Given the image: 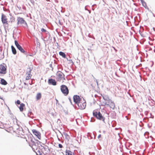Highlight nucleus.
<instances>
[{
    "instance_id": "f257e3e1",
    "label": "nucleus",
    "mask_w": 155,
    "mask_h": 155,
    "mask_svg": "<svg viewBox=\"0 0 155 155\" xmlns=\"http://www.w3.org/2000/svg\"><path fill=\"white\" fill-rule=\"evenodd\" d=\"M86 106V103L84 99L81 98L78 95V109L83 110L84 109Z\"/></svg>"
},
{
    "instance_id": "f03ea898",
    "label": "nucleus",
    "mask_w": 155,
    "mask_h": 155,
    "mask_svg": "<svg viewBox=\"0 0 155 155\" xmlns=\"http://www.w3.org/2000/svg\"><path fill=\"white\" fill-rule=\"evenodd\" d=\"M93 116L97 119L102 120L105 123V118L102 115L100 112H97L94 110L93 112Z\"/></svg>"
},
{
    "instance_id": "7ed1b4c3",
    "label": "nucleus",
    "mask_w": 155,
    "mask_h": 155,
    "mask_svg": "<svg viewBox=\"0 0 155 155\" xmlns=\"http://www.w3.org/2000/svg\"><path fill=\"white\" fill-rule=\"evenodd\" d=\"M15 44L17 48L19 50L21 53H23L26 56V57H28V55L27 53V50H25L23 48L18 44V41L17 40L15 41Z\"/></svg>"
},
{
    "instance_id": "20e7f679",
    "label": "nucleus",
    "mask_w": 155,
    "mask_h": 155,
    "mask_svg": "<svg viewBox=\"0 0 155 155\" xmlns=\"http://www.w3.org/2000/svg\"><path fill=\"white\" fill-rule=\"evenodd\" d=\"M31 137H30V140L31 142V145L32 146H35V147H39L40 148V147L38 146V145L41 144V142L34 137L31 134Z\"/></svg>"
},
{
    "instance_id": "39448f33",
    "label": "nucleus",
    "mask_w": 155,
    "mask_h": 155,
    "mask_svg": "<svg viewBox=\"0 0 155 155\" xmlns=\"http://www.w3.org/2000/svg\"><path fill=\"white\" fill-rule=\"evenodd\" d=\"M7 66L6 64L3 63L0 64V76H3L6 74L7 71Z\"/></svg>"
},
{
    "instance_id": "423d86ee",
    "label": "nucleus",
    "mask_w": 155,
    "mask_h": 155,
    "mask_svg": "<svg viewBox=\"0 0 155 155\" xmlns=\"http://www.w3.org/2000/svg\"><path fill=\"white\" fill-rule=\"evenodd\" d=\"M18 127L15 128L12 127H9L10 130H13L14 132H15L17 134L20 135V134L23 135V132L22 128L21 127H19V126H17Z\"/></svg>"
},
{
    "instance_id": "0eeeda50",
    "label": "nucleus",
    "mask_w": 155,
    "mask_h": 155,
    "mask_svg": "<svg viewBox=\"0 0 155 155\" xmlns=\"http://www.w3.org/2000/svg\"><path fill=\"white\" fill-rule=\"evenodd\" d=\"M60 89L62 93L64 96H67L69 94L68 87L65 85H62L60 87Z\"/></svg>"
},
{
    "instance_id": "6e6552de",
    "label": "nucleus",
    "mask_w": 155,
    "mask_h": 155,
    "mask_svg": "<svg viewBox=\"0 0 155 155\" xmlns=\"http://www.w3.org/2000/svg\"><path fill=\"white\" fill-rule=\"evenodd\" d=\"M17 24H22L24 25L25 26H28V25L26 21L24 20V18L20 17H18L17 18Z\"/></svg>"
},
{
    "instance_id": "1a4fd4ad",
    "label": "nucleus",
    "mask_w": 155,
    "mask_h": 155,
    "mask_svg": "<svg viewBox=\"0 0 155 155\" xmlns=\"http://www.w3.org/2000/svg\"><path fill=\"white\" fill-rule=\"evenodd\" d=\"M32 131L33 134L35 135L38 139L40 140L41 139V133L40 132L35 129H33Z\"/></svg>"
},
{
    "instance_id": "9d476101",
    "label": "nucleus",
    "mask_w": 155,
    "mask_h": 155,
    "mask_svg": "<svg viewBox=\"0 0 155 155\" xmlns=\"http://www.w3.org/2000/svg\"><path fill=\"white\" fill-rule=\"evenodd\" d=\"M7 19L6 18V16L4 14H2L1 17V21L2 23L3 24H8Z\"/></svg>"
},
{
    "instance_id": "9b49d317",
    "label": "nucleus",
    "mask_w": 155,
    "mask_h": 155,
    "mask_svg": "<svg viewBox=\"0 0 155 155\" xmlns=\"http://www.w3.org/2000/svg\"><path fill=\"white\" fill-rule=\"evenodd\" d=\"M48 83L49 84L55 86L57 84V82L54 79L50 78L48 80Z\"/></svg>"
},
{
    "instance_id": "f8f14e48",
    "label": "nucleus",
    "mask_w": 155,
    "mask_h": 155,
    "mask_svg": "<svg viewBox=\"0 0 155 155\" xmlns=\"http://www.w3.org/2000/svg\"><path fill=\"white\" fill-rule=\"evenodd\" d=\"M103 99L104 100V102H108V103H110V101H111V100L109 98V96L107 95H101Z\"/></svg>"
},
{
    "instance_id": "ddd939ff",
    "label": "nucleus",
    "mask_w": 155,
    "mask_h": 155,
    "mask_svg": "<svg viewBox=\"0 0 155 155\" xmlns=\"http://www.w3.org/2000/svg\"><path fill=\"white\" fill-rule=\"evenodd\" d=\"M1 79L0 83L2 85H6L8 83L5 80L4 78H0Z\"/></svg>"
},
{
    "instance_id": "4468645a",
    "label": "nucleus",
    "mask_w": 155,
    "mask_h": 155,
    "mask_svg": "<svg viewBox=\"0 0 155 155\" xmlns=\"http://www.w3.org/2000/svg\"><path fill=\"white\" fill-rule=\"evenodd\" d=\"M25 107V104L24 103H21L20 104V105L19 107V108L21 112H22L23 111Z\"/></svg>"
},
{
    "instance_id": "2eb2a0df",
    "label": "nucleus",
    "mask_w": 155,
    "mask_h": 155,
    "mask_svg": "<svg viewBox=\"0 0 155 155\" xmlns=\"http://www.w3.org/2000/svg\"><path fill=\"white\" fill-rule=\"evenodd\" d=\"M73 100L75 104L78 105V95H75L73 96Z\"/></svg>"
},
{
    "instance_id": "dca6fc26",
    "label": "nucleus",
    "mask_w": 155,
    "mask_h": 155,
    "mask_svg": "<svg viewBox=\"0 0 155 155\" xmlns=\"http://www.w3.org/2000/svg\"><path fill=\"white\" fill-rule=\"evenodd\" d=\"M65 152V155H74V153L70 150H66Z\"/></svg>"
},
{
    "instance_id": "f3484780",
    "label": "nucleus",
    "mask_w": 155,
    "mask_h": 155,
    "mask_svg": "<svg viewBox=\"0 0 155 155\" xmlns=\"http://www.w3.org/2000/svg\"><path fill=\"white\" fill-rule=\"evenodd\" d=\"M11 48L12 53L14 55L16 54L17 53V51L15 48L12 45L11 46Z\"/></svg>"
},
{
    "instance_id": "a211bd4d",
    "label": "nucleus",
    "mask_w": 155,
    "mask_h": 155,
    "mask_svg": "<svg viewBox=\"0 0 155 155\" xmlns=\"http://www.w3.org/2000/svg\"><path fill=\"white\" fill-rule=\"evenodd\" d=\"M70 133L71 134L72 136H73L74 137H76L77 132L74 130H71L70 131Z\"/></svg>"
},
{
    "instance_id": "6ab92c4d",
    "label": "nucleus",
    "mask_w": 155,
    "mask_h": 155,
    "mask_svg": "<svg viewBox=\"0 0 155 155\" xmlns=\"http://www.w3.org/2000/svg\"><path fill=\"white\" fill-rule=\"evenodd\" d=\"M32 68H31L30 67L28 68L27 71V72L26 73V74H28V75H31V72L32 70Z\"/></svg>"
},
{
    "instance_id": "aec40b11",
    "label": "nucleus",
    "mask_w": 155,
    "mask_h": 155,
    "mask_svg": "<svg viewBox=\"0 0 155 155\" xmlns=\"http://www.w3.org/2000/svg\"><path fill=\"white\" fill-rule=\"evenodd\" d=\"M110 107L112 109L114 110V107H115V105L114 103L111 100V101H110Z\"/></svg>"
},
{
    "instance_id": "412c9836",
    "label": "nucleus",
    "mask_w": 155,
    "mask_h": 155,
    "mask_svg": "<svg viewBox=\"0 0 155 155\" xmlns=\"http://www.w3.org/2000/svg\"><path fill=\"white\" fill-rule=\"evenodd\" d=\"M59 54L61 56L64 58H66V56L65 54L62 51H60L59 53Z\"/></svg>"
},
{
    "instance_id": "4be33fe9",
    "label": "nucleus",
    "mask_w": 155,
    "mask_h": 155,
    "mask_svg": "<svg viewBox=\"0 0 155 155\" xmlns=\"http://www.w3.org/2000/svg\"><path fill=\"white\" fill-rule=\"evenodd\" d=\"M108 102H103L102 103V104H101V106H104L105 105H107V106H109L110 107V103H107Z\"/></svg>"
},
{
    "instance_id": "5701e85b",
    "label": "nucleus",
    "mask_w": 155,
    "mask_h": 155,
    "mask_svg": "<svg viewBox=\"0 0 155 155\" xmlns=\"http://www.w3.org/2000/svg\"><path fill=\"white\" fill-rule=\"evenodd\" d=\"M41 97V94L40 93H38L36 96V99L38 100H40Z\"/></svg>"
},
{
    "instance_id": "b1692460",
    "label": "nucleus",
    "mask_w": 155,
    "mask_h": 155,
    "mask_svg": "<svg viewBox=\"0 0 155 155\" xmlns=\"http://www.w3.org/2000/svg\"><path fill=\"white\" fill-rule=\"evenodd\" d=\"M40 146L41 148V150L44 149L45 150H47V149L49 151L50 150L48 148V147L46 145L45 146L46 147H44L42 146L41 145H40Z\"/></svg>"
},
{
    "instance_id": "393cba45",
    "label": "nucleus",
    "mask_w": 155,
    "mask_h": 155,
    "mask_svg": "<svg viewBox=\"0 0 155 155\" xmlns=\"http://www.w3.org/2000/svg\"><path fill=\"white\" fill-rule=\"evenodd\" d=\"M63 134H64L65 136V138L66 139H67V140H68L69 138H70L68 134H67V133H65V132H63Z\"/></svg>"
},
{
    "instance_id": "a878e982",
    "label": "nucleus",
    "mask_w": 155,
    "mask_h": 155,
    "mask_svg": "<svg viewBox=\"0 0 155 155\" xmlns=\"http://www.w3.org/2000/svg\"><path fill=\"white\" fill-rule=\"evenodd\" d=\"M68 99L70 102L71 103V104L74 107V108L75 109H76L77 108V107L76 106H75L74 104H72L71 98L70 97H68Z\"/></svg>"
},
{
    "instance_id": "bb28decb",
    "label": "nucleus",
    "mask_w": 155,
    "mask_h": 155,
    "mask_svg": "<svg viewBox=\"0 0 155 155\" xmlns=\"http://www.w3.org/2000/svg\"><path fill=\"white\" fill-rule=\"evenodd\" d=\"M32 114H33V113H32V112L31 111V110H30L28 111V117H31V116Z\"/></svg>"
},
{
    "instance_id": "cd10ccee",
    "label": "nucleus",
    "mask_w": 155,
    "mask_h": 155,
    "mask_svg": "<svg viewBox=\"0 0 155 155\" xmlns=\"http://www.w3.org/2000/svg\"><path fill=\"white\" fill-rule=\"evenodd\" d=\"M10 21L11 23L14 22L15 21V18L13 16H12L10 18Z\"/></svg>"
},
{
    "instance_id": "c85d7f7f",
    "label": "nucleus",
    "mask_w": 155,
    "mask_h": 155,
    "mask_svg": "<svg viewBox=\"0 0 155 155\" xmlns=\"http://www.w3.org/2000/svg\"><path fill=\"white\" fill-rule=\"evenodd\" d=\"M58 72H60V73L58 74V76L59 77V78H60V79H61L62 78V76L61 74H63V73L59 71Z\"/></svg>"
},
{
    "instance_id": "c756f323",
    "label": "nucleus",
    "mask_w": 155,
    "mask_h": 155,
    "mask_svg": "<svg viewBox=\"0 0 155 155\" xmlns=\"http://www.w3.org/2000/svg\"><path fill=\"white\" fill-rule=\"evenodd\" d=\"M41 31L42 32L45 33L47 31V30L43 28H41Z\"/></svg>"
},
{
    "instance_id": "7c9ffc66",
    "label": "nucleus",
    "mask_w": 155,
    "mask_h": 155,
    "mask_svg": "<svg viewBox=\"0 0 155 155\" xmlns=\"http://www.w3.org/2000/svg\"><path fill=\"white\" fill-rule=\"evenodd\" d=\"M45 34L46 35L47 37H48V35H49V37L51 36L50 34L48 31H47L45 33Z\"/></svg>"
},
{
    "instance_id": "2f4dec72",
    "label": "nucleus",
    "mask_w": 155,
    "mask_h": 155,
    "mask_svg": "<svg viewBox=\"0 0 155 155\" xmlns=\"http://www.w3.org/2000/svg\"><path fill=\"white\" fill-rule=\"evenodd\" d=\"M31 75H28V76L26 77V79L28 80L30 79L31 78Z\"/></svg>"
},
{
    "instance_id": "473e14b6",
    "label": "nucleus",
    "mask_w": 155,
    "mask_h": 155,
    "mask_svg": "<svg viewBox=\"0 0 155 155\" xmlns=\"http://www.w3.org/2000/svg\"><path fill=\"white\" fill-rule=\"evenodd\" d=\"M20 101L19 100H17L16 102L15 103H16L17 104H20Z\"/></svg>"
},
{
    "instance_id": "72a5a7b5",
    "label": "nucleus",
    "mask_w": 155,
    "mask_h": 155,
    "mask_svg": "<svg viewBox=\"0 0 155 155\" xmlns=\"http://www.w3.org/2000/svg\"><path fill=\"white\" fill-rule=\"evenodd\" d=\"M4 51L3 52L2 55L1 56V57L0 59H3L4 58L5 56H4Z\"/></svg>"
},
{
    "instance_id": "f704fd0d",
    "label": "nucleus",
    "mask_w": 155,
    "mask_h": 155,
    "mask_svg": "<svg viewBox=\"0 0 155 155\" xmlns=\"http://www.w3.org/2000/svg\"><path fill=\"white\" fill-rule=\"evenodd\" d=\"M142 5L145 8L147 7V4L145 2H144L143 4V3Z\"/></svg>"
},
{
    "instance_id": "c9c22d12",
    "label": "nucleus",
    "mask_w": 155,
    "mask_h": 155,
    "mask_svg": "<svg viewBox=\"0 0 155 155\" xmlns=\"http://www.w3.org/2000/svg\"><path fill=\"white\" fill-rule=\"evenodd\" d=\"M67 60L68 61H69L70 62V63H72V64H74V63L73 62V61H72V60H68V58H66Z\"/></svg>"
},
{
    "instance_id": "e433bc0d",
    "label": "nucleus",
    "mask_w": 155,
    "mask_h": 155,
    "mask_svg": "<svg viewBox=\"0 0 155 155\" xmlns=\"http://www.w3.org/2000/svg\"><path fill=\"white\" fill-rule=\"evenodd\" d=\"M30 1L31 2V3L33 5H34L35 4V2L34 0H30Z\"/></svg>"
},
{
    "instance_id": "4c0bfd02",
    "label": "nucleus",
    "mask_w": 155,
    "mask_h": 155,
    "mask_svg": "<svg viewBox=\"0 0 155 155\" xmlns=\"http://www.w3.org/2000/svg\"><path fill=\"white\" fill-rule=\"evenodd\" d=\"M58 147L60 148H62L63 147L61 144L59 143L58 144Z\"/></svg>"
},
{
    "instance_id": "58836bf2",
    "label": "nucleus",
    "mask_w": 155,
    "mask_h": 155,
    "mask_svg": "<svg viewBox=\"0 0 155 155\" xmlns=\"http://www.w3.org/2000/svg\"><path fill=\"white\" fill-rule=\"evenodd\" d=\"M37 152L38 153L39 155H43L40 150H38Z\"/></svg>"
},
{
    "instance_id": "ea45409f",
    "label": "nucleus",
    "mask_w": 155,
    "mask_h": 155,
    "mask_svg": "<svg viewBox=\"0 0 155 155\" xmlns=\"http://www.w3.org/2000/svg\"><path fill=\"white\" fill-rule=\"evenodd\" d=\"M27 53L28 54V56H33V53H31V54H29V53L27 51Z\"/></svg>"
},
{
    "instance_id": "a19ab883",
    "label": "nucleus",
    "mask_w": 155,
    "mask_h": 155,
    "mask_svg": "<svg viewBox=\"0 0 155 155\" xmlns=\"http://www.w3.org/2000/svg\"><path fill=\"white\" fill-rule=\"evenodd\" d=\"M9 114L11 115V117H12L13 116V114H12L10 110H9Z\"/></svg>"
},
{
    "instance_id": "79ce46f5",
    "label": "nucleus",
    "mask_w": 155,
    "mask_h": 155,
    "mask_svg": "<svg viewBox=\"0 0 155 155\" xmlns=\"http://www.w3.org/2000/svg\"><path fill=\"white\" fill-rule=\"evenodd\" d=\"M49 67H50V68H51V70H52V71H53V67H52V64H50L49 65Z\"/></svg>"
},
{
    "instance_id": "37998d69",
    "label": "nucleus",
    "mask_w": 155,
    "mask_h": 155,
    "mask_svg": "<svg viewBox=\"0 0 155 155\" xmlns=\"http://www.w3.org/2000/svg\"><path fill=\"white\" fill-rule=\"evenodd\" d=\"M84 0H78V1H80L79 2H84Z\"/></svg>"
},
{
    "instance_id": "c03bdc74",
    "label": "nucleus",
    "mask_w": 155,
    "mask_h": 155,
    "mask_svg": "<svg viewBox=\"0 0 155 155\" xmlns=\"http://www.w3.org/2000/svg\"><path fill=\"white\" fill-rule=\"evenodd\" d=\"M141 1V3L143 5V4L144 2H145L143 0H140Z\"/></svg>"
},
{
    "instance_id": "a18cd8bd",
    "label": "nucleus",
    "mask_w": 155,
    "mask_h": 155,
    "mask_svg": "<svg viewBox=\"0 0 155 155\" xmlns=\"http://www.w3.org/2000/svg\"><path fill=\"white\" fill-rule=\"evenodd\" d=\"M152 145H153V147H155V143H153L152 144Z\"/></svg>"
},
{
    "instance_id": "49530a36",
    "label": "nucleus",
    "mask_w": 155,
    "mask_h": 155,
    "mask_svg": "<svg viewBox=\"0 0 155 155\" xmlns=\"http://www.w3.org/2000/svg\"><path fill=\"white\" fill-rule=\"evenodd\" d=\"M96 82L97 83V86H98V82L97 81V80L96 79Z\"/></svg>"
},
{
    "instance_id": "de8ad7c7",
    "label": "nucleus",
    "mask_w": 155,
    "mask_h": 155,
    "mask_svg": "<svg viewBox=\"0 0 155 155\" xmlns=\"http://www.w3.org/2000/svg\"><path fill=\"white\" fill-rule=\"evenodd\" d=\"M113 48H114L116 52L117 51V50L114 47H113Z\"/></svg>"
},
{
    "instance_id": "09e8293b",
    "label": "nucleus",
    "mask_w": 155,
    "mask_h": 155,
    "mask_svg": "<svg viewBox=\"0 0 155 155\" xmlns=\"http://www.w3.org/2000/svg\"><path fill=\"white\" fill-rule=\"evenodd\" d=\"M17 8L19 9L20 10H21V7H19L18 6H17Z\"/></svg>"
},
{
    "instance_id": "8fccbe9b",
    "label": "nucleus",
    "mask_w": 155,
    "mask_h": 155,
    "mask_svg": "<svg viewBox=\"0 0 155 155\" xmlns=\"http://www.w3.org/2000/svg\"><path fill=\"white\" fill-rule=\"evenodd\" d=\"M101 134L99 135L98 136V137H97L98 138H100L101 137Z\"/></svg>"
},
{
    "instance_id": "3c124183",
    "label": "nucleus",
    "mask_w": 155,
    "mask_h": 155,
    "mask_svg": "<svg viewBox=\"0 0 155 155\" xmlns=\"http://www.w3.org/2000/svg\"><path fill=\"white\" fill-rule=\"evenodd\" d=\"M50 37H51V36H49V35H48V39H50L51 40V38L50 39Z\"/></svg>"
},
{
    "instance_id": "603ef678",
    "label": "nucleus",
    "mask_w": 155,
    "mask_h": 155,
    "mask_svg": "<svg viewBox=\"0 0 155 155\" xmlns=\"http://www.w3.org/2000/svg\"><path fill=\"white\" fill-rule=\"evenodd\" d=\"M53 39H54V42H55V41H56V38H55L54 37H53Z\"/></svg>"
},
{
    "instance_id": "864d4df0",
    "label": "nucleus",
    "mask_w": 155,
    "mask_h": 155,
    "mask_svg": "<svg viewBox=\"0 0 155 155\" xmlns=\"http://www.w3.org/2000/svg\"><path fill=\"white\" fill-rule=\"evenodd\" d=\"M75 120H76V123L77 124H78V119H75Z\"/></svg>"
},
{
    "instance_id": "5fc2aeb1",
    "label": "nucleus",
    "mask_w": 155,
    "mask_h": 155,
    "mask_svg": "<svg viewBox=\"0 0 155 155\" xmlns=\"http://www.w3.org/2000/svg\"><path fill=\"white\" fill-rule=\"evenodd\" d=\"M54 1H55V2H56V3H58V0H54Z\"/></svg>"
},
{
    "instance_id": "6e6d98bb",
    "label": "nucleus",
    "mask_w": 155,
    "mask_h": 155,
    "mask_svg": "<svg viewBox=\"0 0 155 155\" xmlns=\"http://www.w3.org/2000/svg\"><path fill=\"white\" fill-rule=\"evenodd\" d=\"M56 44H57V46H59L58 43L56 42Z\"/></svg>"
},
{
    "instance_id": "4d7b16f0",
    "label": "nucleus",
    "mask_w": 155,
    "mask_h": 155,
    "mask_svg": "<svg viewBox=\"0 0 155 155\" xmlns=\"http://www.w3.org/2000/svg\"><path fill=\"white\" fill-rule=\"evenodd\" d=\"M0 99H2V100H3V98L2 97H1L0 96Z\"/></svg>"
},
{
    "instance_id": "13d9d810",
    "label": "nucleus",
    "mask_w": 155,
    "mask_h": 155,
    "mask_svg": "<svg viewBox=\"0 0 155 155\" xmlns=\"http://www.w3.org/2000/svg\"><path fill=\"white\" fill-rule=\"evenodd\" d=\"M138 66H142V64H140Z\"/></svg>"
},
{
    "instance_id": "bf43d9fd",
    "label": "nucleus",
    "mask_w": 155,
    "mask_h": 155,
    "mask_svg": "<svg viewBox=\"0 0 155 155\" xmlns=\"http://www.w3.org/2000/svg\"><path fill=\"white\" fill-rule=\"evenodd\" d=\"M87 10L89 12V13H91V11L89 10Z\"/></svg>"
},
{
    "instance_id": "052dcab7",
    "label": "nucleus",
    "mask_w": 155,
    "mask_h": 155,
    "mask_svg": "<svg viewBox=\"0 0 155 155\" xmlns=\"http://www.w3.org/2000/svg\"><path fill=\"white\" fill-rule=\"evenodd\" d=\"M153 30L154 31H155V28H154L153 27Z\"/></svg>"
},
{
    "instance_id": "680f3d73",
    "label": "nucleus",
    "mask_w": 155,
    "mask_h": 155,
    "mask_svg": "<svg viewBox=\"0 0 155 155\" xmlns=\"http://www.w3.org/2000/svg\"><path fill=\"white\" fill-rule=\"evenodd\" d=\"M56 103H57L58 102V101L57 99H56Z\"/></svg>"
},
{
    "instance_id": "e2e57ef3",
    "label": "nucleus",
    "mask_w": 155,
    "mask_h": 155,
    "mask_svg": "<svg viewBox=\"0 0 155 155\" xmlns=\"http://www.w3.org/2000/svg\"><path fill=\"white\" fill-rule=\"evenodd\" d=\"M24 84L25 85L27 84L25 82H24Z\"/></svg>"
},
{
    "instance_id": "0e129e2a",
    "label": "nucleus",
    "mask_w": 155,
    "mask_h": 155,
    "mask_svg": "<svg viewBox=\"0 0 155 155\" xmlns=\"http://www.w3.org/2000/svg\"><path fill=\"white\" fill-rule=\"evenodd\" d=\"M85 9L86 10H88L86 8V7H85Z\"/></svg>"
},
{
    "instance_id": "69168bd1",
    "label": "nucleus",
    "mask_w": 155,
    "mask_h": 155,
    "mask_svg": "<svg viewBox=\"0 0 155 155\" xmlns=\"http://www.w3.org/2000/svg\"><path fill=\"white\" fill-rule=\"evenodd\" d=\"M0 51H2V49L0 48Z\"/></svg>"
},
{
    "instance_id": "338daca9",
    "label": "nucleus",
    "mask_w": 155,
    "mask_h": 155,
    "mask_svg": "<svg viewBox=\"0 0 155 155\" xmlns=\"http://www.w3.org/2000/svg\"><path fill=\"white\" fill-rule=\"evenodd\" d=\"M46 1H48V2H50V0H46Z\"/></svg>"
},
{
    "instance_id": "774afa93",
    "label": "nucleus",
    "mask_w": 155,
    "mask_h": 155,
    "mask_svg": "<svg viewBox=\"0 0 155 155\" xmlns=\"http://www.w3.org/2000/svg\"><path fill=\"white\" fill-rule=\"evenodd\" d=\"M59 23L61 24V22H60V20H59Z\"/></svg>"
}]
</instances>
